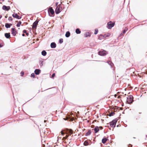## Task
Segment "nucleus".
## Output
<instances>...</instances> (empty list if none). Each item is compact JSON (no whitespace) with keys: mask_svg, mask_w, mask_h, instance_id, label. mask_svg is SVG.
Here are the masks:
<instances>
[{"mask_svg":"<svg viewBox=\"0 0 147 147\" xmlns=\"http://www.w3.org/2000/svg\"><path fill=\"white\" fill-rule=\"evenodd\" d=\"M64 131L65 133V134H66V135L65 137H64L63 138L62 140H65L66 139H67L68 137L69 136H71L72 134H73V131L71 129H67L65 130H64Z\"/></svg>","mask_w":147,"mask_h":147,"instance_id":"1","label":"nucleus"},{"mask_svg":"<svg viewBox=\"0 0 147 147\" xmlns=\"http://www.w3.org/2000/svg\"><path fill=\"white\" fill-rule=\"evenodd\" d=\"M133 101L132 96L130 95L128 96L127 98V102L128 104L131 103Z\"/></svg>","mask_w":147,"mask_h":147,"instance_id":"2","label":"nucleus"},{"mask_svg":"<svg viewBox=\"0 0 147 147\" xmlns=\"http://www.w3.org/2000/svg\"><path fill=\"white\" fill-rule=\"evenodd\" d=\"M61 6V4L57 6L55 10V12L56 14H58L62 10V7Z\"/></svg>","mask_w":147,"mask_h":147,"instance_id":"3","label":"nucleus"},{"mask_svg":"<svg viewBox=\"0 0 147 147\" xmlns=\"http://www.w3.org/2000/svg\"><path fill=\"white\" fill-rule=\"evenodd\" d=\"M115 22H113L112 21H110L107 23V28L109 29H111L113 27L114 25Z\"/></svg>","mask_w":147,"mask_h":147,"instance_id":"4","label":"nucleus"},{"mask_svg":"<svg viewBox=\"0 0 147 147\" xmlns=\"http://www.w3.org/2000/svg\"><path fill=\"white\" fill-rule=\"evenodd\" d=\"M117 120H113L110 123V125L111 127H115L116 124L117 122Z\"/></svg>","mask_w":147,"mask_h":147,"instance_id":"5","label":"nucleus"},{"mask_svg":"<svg viewBox=\"0 0 147 147\" xmlns=\"http://www.w3.org/2000/svg\"><path fill=\"white\" fill-rule=\"evenodd\" d=\"M103 129V127L102 126H100V127H98V126H96L95 127V128L94 129V131L95 133H97L98 132L100 129Z\"/></svg>","mask_w":147,"mask_h":147,"instance_id":"6","label":"nucleus"},{"mask_svg":"<svg viewBox=\"0 0 147 147\" xmlns=\"http://www.w3.org/2000/svg\"><path fill=\"white\" fill-rule=\"evenodd\" d=\"M11 33L13 36H15L18 32L15 28H12L11 30Z\"/></svg>","mask_w":147,"mask_h":147,"instance_id":"7","label":"nucleus"},{"mask_svg":"<svg viewBox=\"0 0 147 147\" xmlns=\"http://www.w3.org/2000/svg\"><path fill=\"white\" fill-rule=\"evenodd\" d=\"M107 53V52L104 50L99 51L98 52V54L100 55L104 56L106 55Z\"/></svg>","mask_w":147,"mask_h":147,"instance_id":"8","label":"nucleus"},{"mask_svg":"<svg viewBox=\"0 0 147 147\" xmlns=\"http://www.w3.org/2000/svg\"><path fill=\"white\" fill-rule=\"evenodd\" d=\"M38 21L36 20L33 24L32 28H36Z\"/></svg>","mask_w":147,"mask_h":147,"instance_id":"9","label":"nucleus"},{"mask_svg":"<svg viewBox=\"0 0 147 147\" xmlns=\"http://www.w3.org/2000/svg\"><path fill=\"white\" fill-rule=\"evenodd\" d=\"M48 11V12H50L52 15H53L54 13V11L52 7H50Z\"/></svg>","mask_w":147,"mask_h":147,"instance_id":"10","label":"nucleus"},{"mask_svg":"<svg viewBox=\"0 0 147 147\" xmlns=\"http://www.w3.org/2000/svg\"><path fill=\"white\" fill-rule=\"evenodd\" d=\"M2 8L3 10L5 11H8L10 9V7L9 6H6L5 5H3Z\"/></svg>","mask_w":147,"mask_h":147,"instance_id":"11","label":"nucleus"},{"mask_svg":"<svg viewBox=\"0 0 147 147\" xmlns=\"http://www.w3.org/2000/svg\"><path fill=\"white\" fill-rule=\"evenodd\" d=\"M12 16L13 17L18 19H20L21 18L17 14L14 13L12 15Z\"/></svg>","mask_w":147,"mask_h":147,"instance_id":"12","label":"nucleus"},{"mask_svg":"<svg viewBox=\"0 0 147 147\" xmlns=\"http://www.w3.org/2000/svg\"><path fill=\"white\" fill-rule=\"evenodd\" d=\"M5 36L7 38H11L9 33H5Z\"/></svg>","mask_w":147,"mask_h":147,"instance_id":"13","label":"nucleus"},{"mask_svg":"<svg viewBox=\"0 0 147 147\" xmlns=\"http://www.w3.org/2000/svg\"><path fill=\"white\" fill-rule=\"evenodd\" d=\"M51 47L52 48H54L56 47V44L54 42H52L51 44Z\"/></svg>","mask_w":147,"mask_h":147,"instance_id":"14","label":"nucleus"},{"mask_svg":"<svg viewBox=\"0 0 147 147\" xmlns=\"http://www.w3.org/2000/svg\"><path fill=\"white\" fill-rule=\"evenodd\" d=\"M40 72V69H36L35 70L34 72L36 74L38 75L39 74Z\"/></svg>","mask_w":147,"mask_h":147,"instance_id":"15","label":"nucleus"},{"mask_svg":"<svg viewBox=\"0 0 147 147\" xmlns=\"http://www.w3.org/2000/svg\"><path fill=\"white\" fill-rule=\"evenodd\" d=\"M85 36L86 37H87L88 36H91V34L89 32H86L85 34Z\"/></svg>","mask_w":147,"mask_h":147,"instance_id":"16","label":"nucleus"},{"mask_svg":"<svg viewBox=\"0 0 147 147\" xmlns=\"http://www.w3.org/2000/svg\"><path fill=\"white\" fill-rule=\"evenodd\" d=\"M98 38L99 39L101 40L105 38L103 35L100 34Z\"/></svg>","mask_w":147,"mask_h":147,"instance_id":"17","label":"nucleus"},{"mask_svg":"<svg viewBox=\"0 0 147 147\" xmlns=\"http://www.w3.org/2000/svg\"><path fill=\"white\" fill-rule=\"evenodd\" d=\"M65 120H68L69 121H72L73 120V119L72 118H70L69 117H67L65 118H64Z\"/></svg>","mask_w":147,"mask_h":147,"instance_id":"18","label":"nucleus"},{"mask_svg":"<svg viewBox=\"0 0 147 147\" xmlns=\"http://www.w3.org/2000/svg\"><path fill=\"white\" fill-rule=\"evenodd\" d=\"M107 140L108 139L106 138H103L102 140V142L103 144H105Z\"/></svg>","mask_w":147,"mask_h":147,"instance_id":"19","label":"nucleus"},{"mask_svg":"<svg viewBox=\"0 0 147 147\" xmlns=\"http://www.w3.org/2000/svg\"><path fill=\"white\" fill-rule=\"evenodd\" d=\"M104 36V38H105L106 37H109L110 35V33H107V34H105L104 35H103Z\"/></svg>","mask_w":147,"mask_h":147,"instance_id":"20","label":"nucleus"},{"mask_svg":"<svg viewBox=\"0 0 147 147\" xmlns=\"http://www.w3.org/2000/svg\"><path fill=\"white\" fill-rule=\"evenodd\" d=\"M70 35V33L69 31L67 32L65 34V36L67 37H68Z\"/></svg>","mask_w":147,"mask_h":147,"instance_id":"21","label":"nucleus"},{"mask_svg":"<svg viewBox=\"0 0 147 147\" xmlns=\"http://www.w3.org/2000/svg\"><path fill=\"white\" fill-rule=\"evenodd\" d=\"M11 25V24L10 25V24H9L6 23L5 24V26L7 28H9L10 27V25Z\"/></svg>","mask_w":147,"mask_h":147,"instance_id":"22","label":"nucleus"},{"mask_svg":"<svg viewBox=\"0 0 147 147\" xmlns=\"http://www.w3.org/2000/svg\"><path fill=\"white\" fill-rule=\"evenodd\" d=\"M42 55L44 56H45L47 54V52L45 51H43L42 52Z\"/></svg>","mask_w":147,"mask_h":147,"instance_id":"23","label":"nucleus"},{"mask_svg":"<svg viewBox=\"0 0 147 147\" xmlns=\"http://www.w3.org/2000/svg\"><path fill=\"white\" fill-rule=\"evenodd\" d=\"M76 32L77 34H79L81 33V31L79 29H77L76 30Z\"/></svg>","mask_w":147,"mask_h":147,"instance_id":"24","label":"nucleus"},{"mask_svg":"<svg viewBox=\"0 0 147 147\" xmlns=\"http://www.w3.org/2000/svg\"><path fill=\"white\" fill-rule=\"evenodd\" d=\"M84 146H87L88 145V142L87 141H84Z\"/></svg>","mask_w":147,"mask_h":147,"instance_id":"25","label":"nucleus"},{"mask_svg":"<svg viewBox=\"0 0 147 147\" xmlns=\"http://www.w3.org/2000/svg\"><path fill=\"white\" fill-rule=\"evenodd\" d=\"M23 32L24 33H26V35L27 36H28L29 35L28 33L27 32V31H26V30H24L23 31Z\"/></svg>","mask_w":147,"mask_h":147,"instance_id":"26","label":"nucleus"},{"mask_svg":"<svg viewBox=\"0 0 147 147\" xmlns=\"http://www.w3.org/2000/svg\"><path fill=\"white\" fill-rule=\"evenodd\" d=\"M21 24V21H19L18 22V24H17L16 26L18 27H19L20 26Z\"/></svg>","mask_w":147,"mask_h":147,"instance_id":"27","label":"nucleus"},{"mask_svg":"<svg viewBox=\"0 0 147 147\" xmlns=\"http://www.w3.org/2000/svg\"><path fill=\"white\" fill-rule=\"evenodd\" d=\"M126 32V31L125 30H123V32L122 33H121L120 34V35L121 36H123L124 34L125 33V32Z\"/></svg>","mask_w":147,"mask_h":147,"instance_id":"28","label":"nucleus"},{"mask_svg":"<svg viewBox=\"0 0 147 147\" xmlns=\"http://www.w3.org/2000/svg\"><path fill=\"white\" fill-rule=\"evenodd\" d=\"M94 31H95V32H94V34H97V33L98 32V30L97 29H95Z\"/></svg>","mask_w":147,"mask_h":147,"instance_id":"29","label":"nucleus"},{"mask_svg":"<svg viewBox=\"0 0 147 147\" xmlns=\"http://www.w3.org/2000/svg\"><path fill=\"white\" fill-rule=\"evenodd\" d=\"M63 42V40L62 38H61L59 40V42L60 43H62Z\"/></svg>","mask_w":147,"mask_h":147,"instance_id":"30","label":"nucleus"},{"mask_svg":"<svg viewBox=\"0 0 147 147\" xmlns=\"http://www.w3.org/2000/svg\"><path fill=\"white\" fill-rule=\"evenodd\" d=\"M115 113L114 112H111L110 113L109 115V116H113L114 114H115Z\"/></svg>","mask_w":147,"mask_h":147,"instance_id":"31","label":"nucleus"},{"mask_svg":"<svg viewBox=\"0 0 147 147\" xmlns=\"http://www.w3.org/2000/svg\"><path fill=\"white\" fill-rule=\"evenodd\" d=\"M91 134V131L90 130H89L88 131V132L86 133V135H89Z\"/></svg>","mask_w":147,"mask_h":147,"instance_id":"32","label":"nucleus"},{"mask_svg":"<svg viewBox=\"0 0 147 147\" xmlns=\"http://www.w3.org/2000/svg\"><path fill=\"white\" fill-rule=\"evenodd\" d=\"M8 20L9 21H12L13 19L12 17H9L8 18Z\"/></svg>","mask_w":147,"mask_h":147,"instance_id":"33","label":"nucleus"},{"mask_svg":"<svg viewBox=\"0 0 147 147\" xmlns=\"http://www.w3.org/2000/svg\"><path fill=\"white\" fill-rule=\"evenodd\" d=\"M61 134L62 136H64V134H65V132L64 131V132H63V131H61Z\"/></svg>","mask_w":147,"mask_h":147,"instance_id":"34","label":"nucleus"},{"mask_svg":"<svg viewBox=\"0 0 147 147\" xmlns=\"http://www.w3.org/2000/svg\"><path fill=\"white\" fill-rule=\"evenodd\" d=\"M20 74L22 76H23L24 74V72L23 71H21L20 73Z\"/></svg>","mask_w":147,"mask_h":147,"instance_id":"35","label":"nucleus"},{"mask_svg":"<svg viewBox=\"0 0 147 147\" xmlns=\"http://www.w3.org/2000/svg\"><path fill=\"white\" fill-rule=\"evenodd\" d=\"M31 77H33L34 78L35 77V75L34 73H32L31 74Z\"/></svg>","mask_w":147,"mask_h":147,"instance_id":"36","label":"nucleus"},{"mask_svg":"<svg viewBox=\"0 0 147 147\" xmlns=\"http://www.w3.org/2000/svg\"><path fill=\"white\" fill-rule=\"evenodd\" d=\"M55 73H53V74L51 76V78H53L55 77Z\"/></svg>","mask_w":147,"mask_h":147,"instance_id":"37","label":"nucleus"},{"mask_svg":"<svg viewBox=\"0 0 147 147\" xmlns=\"http://www.w3.org/2000/svg\"><path fill=\"white\" fill-rule=\"evenodd\" d=\"M132 147V145L131 144H129L128 145V147Z\"/></svg>","mask_w":147,"mask_h":147,"instance_id":"38","label":"nucleus"},{"mask_svg":"<svg viewBox=\"0 0 147 147\" xmlns=\"http://www.w3.org/2000/svg\"><path fill=\"white\" fill-rule=\"evenodd\" d=\"M3 46V44H0V48L2 47Z\"/></svg>","mask_w":147,"mask_h":147,"instance_id":"39","label":"nucleus"},{"mask_svg":"<svg viewBox=\"0 0 147 147\" xmlns=\"http://www.w3.org/2000/svg\"><path fill=\"white\" fill-rule=\"evenodd\" d=\"M121 98V97L120 96H117V98Z\"/></svg>","mask_w":147,"mask_h":147,"instance_id":"40","label":"nucleus"},{"mask_svg":"<svg viewBox=\"0 0 147 147\" xmlns=\"http://www.w3.org/2000/svg\"><path fill=\"white\" fill-rule=\"evenodd\" d=\"M117 94H115V95H114V96H115V98H116V97H117Z\"/></svg>","mask_w":147,"mask_h":147,"instance_id":"41","label":"nucleus"},{"mask_svg":"<svg viewBox=\"0 0 147 147\" xmlns=\"http://www.w3.org/2000/svg\"><path fill=\"white\" fill-rule=\"evenodd\" d=\"M58 4V3H56V6H58L57 5Z\"/></svg>","mask_w":147,"mask_h":147,"instance_id":"42","label":"nucleus"},{"mask_svg":"<svg viewBox=\"0 0 147 147\" xmlns=\"http://www.w3.org/2000/svg\"><path fill=\"white\" fill-rule=\"evenodd\" d=\"M2 16L0 14V19L2 18Z\"/></svg>","mask_w":147,"mask_h":147,"instance_id":"43","label":"nucleus"},{"mask_svg":"<svg viewBox=\"0 0 147 147\" xmlns=\"http://www.w3.org/2000/svg\"><path fill=\"white\" fill-rule=\"evenodd\" d=\"M22 36H25V34H22Z\"/></svg>","mask_w":147,"mask_h":147,"instance_id":"44","label":"nucleus"},{"mask_svg":"<svg viewBox=\"0 0 147 147\" xmlns=\"http://www.w3.org/2000/svg\"><path fill=\"white\" fill-rule=\"evenodd\" d=\"M44 122L45 123L46 122V120H44Z\"/></svg>","mask_w":147,"mask_h":147,"instance_id":"45","label":"nucleus"},{"mask_svg":"<svg viewBox=\"0 0 147 147\" xmlns=\"http://www.w3.org/2000/svg\"><path fill=\"white\" fill-rule=\"evenodd\" d=\"M5 18H7V16H5Z\"/></svg>","mask_w":147,"mask_h":147,"instance_id":"46","label":"nucleus"}]
</instances>
